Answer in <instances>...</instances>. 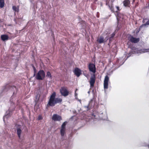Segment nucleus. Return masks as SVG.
I'll use <instances>...</instances> for the list:
<instances>
[{"mask_svg": "<svg viewBox=\"0 0 149 149\" xmlns=\"http://www.w3.org/2000/svg\"><path fill=\"white\" fill-rule=\"evenodd\" d=\"M56 94L54 92L51 95L47 104V106L53 107L58 103H60L62 101V99L59 98H55Z\"/></svg>", "mask_w": 149, "mask_h": 149, "instance_id": "nucleus-1", "label": "nucleus"}, {"mask_svg": "<svg viewBox=\"0 0 149 149\" xmlns=\"http://www.w3.org/2000/svg\"><path fill=\"white\" fill-rule=\"evenodd\" d=\"M132 50L134 52L135 54H141L147 52H149V49H139L136 48H133Z\"/></svg>", "mask_w": 149, "mask_h": 149, "instance_id": "nucleus-2", "label": "nucleus"}, {"mask_svg": "<svg viewBox=\"0 0 149 149\" xmlns=\"http://www.w3.org/2000/svg\"><path fill=\"white\" fill-rule=\"evenodd\" d=\"M45 74L43 70H40L36 74V78L37 80H42L45 77Z\"/></svg>", "mask_w": 149, "mask_h": 149, "instance_id": "nucleus-3", "label": "nucleus"}, {"mask_svg": "<svg viewBox=\"0 0 149 149\" xmlns=\"http://www.w3.org/2000/svg\"><path fill=\"white\" fill-rule=\"evenodd\" d=\"M67 123L66 122H64L62 124L60 130V133L61 136L63 138L65 134V126Z\"/></svg>", "mask_w": 149, "mask_h": 149, "instance_id": "nucleus-4", "label": "nucleus"}, {"mask_svg": "<svg viewBox=\"0 0 149 149\" xmlns=\"http://www.w3.org/2000/svg\"><path fill=\"white\" fill-rule=\"evenodd\" d=\"M89 71L93 73H95L96 71V68L95 65L92 63H90L88 66Z\"/></svg>", "mask_w": 149, "mask_h": 149, "instance_id": "nucleus-5", "label": "nucleus"}, {"mask_svg": "<svg viewBox=\"0 0 149 149\" xmlns=\"http://www.w3.org/2000/svg\"><path fill=\"white\" fill-rule=\"evenodd\" d=\"M60 92L61 94L64 96H66L68 95L69 94L68 91L64 87H63L61 88L60 90Z\"/></svg>", "mask_w": 149, "mask_h": 149, "instance_id": "nucleus-6", "label": "nucleus"}, {"mask_svg": "<svg viewBox=\"0 0 149 149\" xmlns=\"http://www.w3.org/2000/svg\"><path fill=\"white\" fill-rule=\"evenodd\" d=\"M95 76L94 74L91 76L90 78V84L91 87H93L95 83Z\"/></svg>", "mask_w": 149, "mask_h": 149, "instance_id": "nucleus-7", "label": "nucleus"}, {"mask_svg": "<svg viewBox=\"0 0 149 149\" xmlns=\"http://www.w3.org/2000/svg\"><path fill=\"white\" fill-rule=\"evenodd\" d=\"M109 80V77L107 76L105 77L104 83V89H107L108 88V81Z\"/></svg>", "mask_w": 149, "mask_h": 149, "instance_id": "nucleus-8", "label": "nucleus"}, {"mask_svg": "<svg viewBox=\"0 0 149 149\" xmlns=\"http://www.w3.org/2000/svg\"><path fill=\"white\" fill-rule=\"evenodd\" d=\"M129 40L132 42L136 43L138 42L139 41V38H134L131 36L128 37Z\"/></svg>", "mask_w": 149, "mask_h": 149, "instance_id": "nucleus-9", "label": "nucleus"}, {"mask_svg": "<svg viewBox=\"0 0 149 149\" xmlns=\"http://www.w3.org/2000/svg\"><path fill=\"white\" fill-rule=\"evenodd\" d=\"M52 119L55 121H59L61 120V118L60 116L57 114H54L53 116Z\"/></svg>", "mask_w": 149, "mask_h": 149, "instance_id": "nucleus-10", "label": "nucleus"}, {"mask_svg": "<svg viewBox=\"0 0 149 149\" xmlns=\"http://www.w3.org/2000/svg\"><path fill=\"white\" fill-rule=\"evenodd\" d=\"M75 74L78 77H79L81 73V71L79 69L76 68L74 71Z\"/></svg>", "mask_w": 149, "mask_h": 149, "instance_id": "nucleus-11", "label": "nucleus"}, {"mask_svg": "<svg viewBox=\"0 0 149 149\" xmlns=\"http://www.w3.org/2000/svg\"><path fill=\"white\" fill-rule=\"evenodd\" d=\"M97 41L99 43H102L106 42V40H104V38L102 37H100L98 38L97 40Z\"/></svg>", "mask_w": 149, "mask_h": 149, "instance_id": "nucleus-12", "label": "nucleus"}, {"mask_svg": "<svg viewBox=\"0 0 149 149\" xmlns=\"http://www.w3.org/2000/svg\"><path fill=\"white\" fill-rule=\"evenodd\" d=\"M1 38L2 40L4 41L7 40L8 39V36L6 35H1Z\"/></svg>", "mask_w": 149, "mask_h": 149, "instance_id": "nucleus-13", "label": "nucleus"}, {"mask_svg": "<svg viewBox=\"0 0 149 149\" xmlns=\"http://www.w3.org/2000/svg\"><path fill=\"white\" fill-rule=\"evenodd\" d=\"M17 133L19 139L20 138L21 134L22 133V130L19 128H18L17 130Z\"/></svg>", "mask_w": 149, "mask_h": 149, "instance_id": "nucleus-14", "label": "nucleus"}, {"mask_svg": "<svg viewBox=\"0 0 149 149\" xmlns=\"http://www.w3.org/2000/svg\"><path fill=\"white\" fill-rule=\"evenodd\" d=\"M123 3L125 6H128L130 3L129 0H124Z\"/></svg>", "mask_w": 149, "mask_h": 149, "instance_id": "nucleus-15", "label": "nucleus"}, {"mask_svg": "<svg viewBox=\"0 0 149 149\" xmlns=\"http://www.w3.org/2000/svg\"><path fill=\"white\" fill-rule=\"evenodd\" d=\"M4 5V0H0V7L2 8L3 7Z\"/></svg>", "mask_w": 149, "mask_h": 149, "instance_id": "nucleus-16", "label": "nucleus"}, {"mask_svg": "<svg viewBox=\"0 0 149 149\" xmlns=\"http://www.w3.org/2000/svg\"><path fill=\"white\" fill-rule=\"evenodd\" d=\"M13 9L15 12H18L19 11V9L18 7H17L15 6H13Z\"/></svg>", "mask_w": 149, "mask_h": 149, "instance_id": "nucleus-17", "label": "nucleus"}, {"mask_svg": "<svg viewBox=\"0 0 149 149\" xmlns=\"http://www.w3.org/2000/svg\"><path fill=\"white\" fill-rule=\"evenodd\" d=\"M47 77L49 78L50 79H51L52 76L50 73L49 72H47V74L46 75Z\"/></svg>", "mask_w": 149, "mask_h": 149, "instance_id": "nucleus-18", "label": "nucleus"}, {"mask_svg": "<svg viewBox=\"0 0 149 149\" xmlns=\"http://www.w3.org/2000/svg\"><path fill=\"white\" fill-rule=\"evenodd\" d=\"M89 104H90V103H89V104H88V106H85L84 107L85 108H86V110L87 111L88 110L90 109V107H89Z\"/></svg>", "mask_w": 149, "mask_h": 149, "instance_id": "nucleus-19", "label": "nucleus"}, {"mask_svg": "<svg viewBox=\"0 0 149 149\" xmlns=\"http://www.w3.org/2000/svg\"><path fill=\"white\" fill-rule=\"evenodd\" d=\"M40 97V95H37L36 96V101L38 102L39 100Z\"/></svg>", "mask_w": 149, "mask_h": 149, "instance_id": "nucleus-20", "label": "nucleus"}, {"mask_svg": "<svg viewBox=\"0 0 149 149\" xmlns=\"http://www.w3.org/2000/svg\"><path fill=\"white\" fill-rule=\"evenodd\" d=\"M121 15L120 14H118V16L117 17V19L118 20H119V19H120V18H121V17H120V16Z\"/></svg>", "mask_w": 149, "mask_h": 149, "instance_id": "nucleus-21", "label": "nucleus"}, {"mask_svg": "<svg viewBox=\"0 0 149 149\" xmlns=\"http://www.w3.org/2000/svg\"><path fill=\"white\" fill-rule=\"evenodd\" d=\"M146 25H149V20L146 22V23L145 24H144L143 25H142V26H145Z\"/></svg>", "mask_w": 149, "mask_h": 149, "instance_id": "nucleus-22", "label": "nucleus"}, {"mask_svg": "<svg viewBox=\"0 0 149 149\" xmlns=\"http://www.w3.org/2000/svg\"><path fill=\"white\" fill-rule=\"evenodd\" d=\"M42 119V116H40V115H39L38 117V120H41Z\"/></svg>", "mask_w": 149, "mask_h": 149, "instance_id": "nucleus-23", "label": "nucleus"}, {"mask_svg": "<svg viewBox=\"0 0 149 149\" xmlns=\"http://www.w3.org/2000/svg\"><path fill=\"white\" fill-rule=\"evenodd\" d=\"M115 34L114 33H113L111 35V37H110V38H109V40H110L111 39V38H113L114 36H115Z\"/></svg>", "mask_w": 149, "mask_h": 149, "instance_id": "nucleus-24", "label": "nucleus"}, {"mask_svg": "<svg viewBox=\"0 0 149 149\" xmlns=\"http://www.w3.org/2000/svg\"><path fill=\"white\" fill-rule=\"evenodd\" d=\"M7 115H6V116H4V117H3V120L4 121H5V119L6 118H7Z\"/></svg>", "mask_w": 149, "mask_h": 149, "instance_id": "nucleus-25", "label": "nucleus"}, {"mask_svg": "<svg viewBox=\"0 0 149 149\" xmlns=\"http://www.w3.org/2000/svg\"><path fill=\"white\" fill-rule=\"evenodd\" d=\"M33 70H34V73H35L36 72V69L35 68V67L34 66H33ZM35 73H34V75H35Z\"/></svg>", "mask_w": 149, "mask_h": 149, "instance_id": "nucleus-26", "label": "nucleus"}, {"mask_svg": "<svg viewBox=\"0 0 149 149\" xmlns=\"http://www.w3.org/2000/svg\"><path fill=\"white\" fill-rule=\"evenodd\" d=\"M116 8H117V9L118 10H119V7H116Z\"/></svg>", "mask_w": 149, "mask_h": 149, "instance_id": "nucleus-27", "label": "nucleus"}, {"mask_svg": "<svg viewBox=\"0 0 149 149\" xmlns=\"http://www.w3.org/2000/svg\"><path fill=\"white\" fill-rule=\"evenodd\" d=\"M77 93H76V92H75V96H77Z\"/></svg>", "mask_w": 149, "mask_h": 149, "instance_id": "nucleus-28", "label": "nucleus"}, {"mask_svg": "<svg viewBox=\"0 0 149 149\" xmlns=\"http://www.w3.org/2000/svg\"><path fill=\"white\" fill-rule=\"evenodd\" d=\"M106 38H107V40L109 38V37H106Z\"/></svg>", "mask_w": 149, "mask_h": 149, "instance_id": "nucleus-29", "label": "nucleus"}, {"mask_svg": "<svg viewBox=\"0 0 149 149\" xmlns=\"http://www.w3.org/2000/svg\"><path fill=\"white\" fill-rule=\"evenodd\" d=\"M88 94H89V93H90V91H88Z\"/></svg>", "mask_w": 149, "mask_h": 149, "instance_id": "nucleus-30", "label": "nucleus"}, {"mask_svg": "<svg viewBox=\"0 0 149 149\" xmlns=\"http://www.w3.org/2000/svg\"><path fill=\"white\" fill-rule=\"evenodd\" d=\"M79 101L80 102V103H81V100H79Z\"/></svg>", "mask_w": 149, "mask_h": 149, "instance_id": "nucleus-31", "label": "nucleus"}, {"mask_svg": "<svg viewBox=\"0 0 149 149\" xmlns=\"http://www.w3.org/2000/svg\"><path fill=\"white\" fill-rule=\"evenodd\" d=\"M77 89H76V90H75V92H76V91H77Z\"/></svg>", "mask_w": 149, "mask_h": 149, "instance_id": "nucleus-32", "label": "nucleus"}, {"mask_svg": "<svg viewBox=\"0 0 149 149\" xmlns=\"http://www.w3.org/2000/svg\"><path fill=\"white\" fill-rule=\"evenodd\" d=\"M85 76L86 77H87L86 75Z\"/></svg>", "mask_w": 149, "mask_h": 149, "instance_id": "nucleus-33", "label": "nucleus"}]
</instances>
